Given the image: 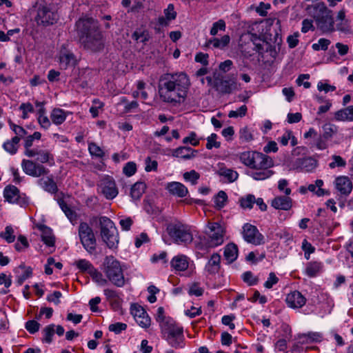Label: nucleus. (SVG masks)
Instances as JSON below:
<instances>
[{
    "mask_svg": "<svg viewBox=\"0 0 353 353\" xmlns=\"http://www.w3.org/2000/svg\"><path fill=\"white\" fill-rule=\"evenodd\" d=\"M0 237L5 239L9 243L14 242L15 235L14 234L13 228L11 226H6L5 232L0 233Z\"/></svg>",
    "mask_w": 353,
    "mask_h": 353,
    "instance_id": "42",
    "label": "nucleus"
},
{
    "mask_svg": "<svg viewBox=\"0 0 353 353\" xmlns=\"http://www.w3.org/2000/svg\"><path fill=\"white\" fill-rule=\"evenodd\" d=\"M230 38L229 35H223L221 39L213 38L208 40L205 43V47L212 46L214 48L223 49L230 43Z\"/></svg>",
    "mask_w": 353,
    "mask_h": 353,
    "instance_id": "29",
    "label": "nucleus"
},
{
    "mask_svg": "<svg viewBox=\"0 0 353 353\" xmlns=\"http://www.w3.org/2000/svg\"><path fill=\"white\" fill-rule=\"evenodd\" d=\"M332 159V161L329 164V167L332 169L336 167H345L346 165V161L341 156L333 155Z\"/></svg>",
    "mask_w": 353,
    "mask_h": 353,
    "instance_id": "50",
    "label": "nucleus"
},
{
    "mask_svg": "<svg viewBox=\"0 0 353 353\" xmlns=\"http://www.w3.org/2000/svg\"><path fill=\"white\" fill-rule=\"evenodd\" d=\"M68 112L60 108H54L50 113V119L55 125H61L63 123L66 117Z\"/></svg>",
    "mask_w": 353,
    "mask_h": 353,
    "instance_id": "32",
    "label": "nucleus"
},
{
    "mask_svg": "<svg viewBox=\"0 0 353 353\" xmlns=\"http://www.w3.org/2000/svg\"><path fill=\"white\" fill-rule=\"evenodd\" d=\"M321 265L318 262H311L307 264L305 272L310 277H314L320 272Z\"/></svg>",
    "mask_w": 353,
    "mask_h": 353,
    "instance_id": "37",
    "label": "nucleus"
},
{
    "mask_svg": "<svg viewBox=\"0 0 353 353\" xmlns=\"http://www.w3.org/2000/svg\"><path fill=\"white\" fill-rule=\"evenodd\" d=\"M242 234L245 241L255 245L264 243V237L259 232L256 227L245 223L243 227Z\"/></svg>",
    "mask_w": 353,
    "mask_h": 353,
    "instance_id": "13",
    "label": "nucleus"
},
{
    "mask_svg": "<svg viewBox=\"0 0 353 353\" xmlns=\"http://www.w3.org/2000/svg\"><path fill=\"white\" fill-rule=\"evenodd\" d=\"M271 8L270 3H265L263 2H261L259 6L256 8V12L261 17H266L268 14L267 10H269Z\"/></svg>",
    "mask_w": 353,
    "mask_h": 353,
    "instance_id": "64",
    "label": "nucleus"
},
{
    "mask_svg": "<svg viewBox=\"0 0 353 353\" xmlns=\"http://www.w3.org/2000/svg\"><path fill=\"white\" fill-rule=\"evenodd\" d=\"M136 171V163L132 161L127 163L123 169V173L128 176H132L133 174H135Z\"/></svg>",
    "mask_w": 353,
    "mask_h": 353,
    "instance_id": "58",
    "label": "nucleus"
},
{
    "mask_svg": "<svg viewBox=\"0 0 353 353\" xmlns=\"http://www.w3.org/2000/svg\"><path fill=\"white\" fill-rule=\"evenodd\" d=\"M334 119L338 121H353V105L336 111Z\"/></svg>",
    "mask_w": 353,
    "mask_h": 353,
    "instance_id": "28",
    "label": "nucleus"
},
{
    "mask_svg": "<svg viewBox=\"0 0 353 353\" xmlns=\"http://www.w3.org/2000/svg\"><path fill=\"white\" fill-rule=\"evenodd\" d=\"M126 328H127V325L125 323H120V322L110 324L108 327V329L110 332H113L117 334L121 333L123 330H125Z\"/></svg>",
    "mask_w": 353,
    "mask_h": 353,
    "instance_id": "59",
    "label": "nucleus"
},
{
    "mask_svg": "<svg viewBox=\"0 0 353 353\" xmlns=\"http://www.w3.org/2000/svg\"><path fill=\"white\" fill-rule=\"evenodd\" d=\"M89 274L91 276L92 280L98 285L103 286L107 284V280L103 278L102 274L97 269H92Z\"/></svg>",
    "mask_w": 353,
    "mask_h": 353,
    "instance_id": "39",
    "label": "nucleus"
},
{
    "mask_svg": "<svg viewBox=\"0 0 353 353\" xmlns=\"http://www.w3.org/2000/svg\"><path fill=\"white\" fill-rule=\"evenodd\" d=\"M164 338L174 347H182L183 343V330L176 325L172 320L167 321L161 325Z\"/></svg>",
    "mask_w": 353,
    "mask_h": 353,
    "instance_id": "7",
    "label": "nucleus"
},
{
    "mask_svg": "<svg viewBox=\"0 0 353 353\" xmlns=\"http://www.w3.org/2000/svg\"><path fill=\"white\" fill-rule=\"evenodd\" d=\"M239 137L241 139L245 141H250L253 139L252 134L247 127H245L240 130Z\"/></svg>",
    "mask_w": 353,
    "mask_h": 353,
    "instance_id": "62",
    "label": "nucleus"
},
{
    "mask_svg": "<svg viewBox=\"0 0 353 353\" xmlns=\"http://www.w3.org/2000/svg\"><path fill=\"white\" fill-rule=\"evenodd\" d=\"M303 343L319 342L322 339V334L319 332H309L299 335Z\"/></svg>",
    "mask_w": 353,
    "mask_h": 353,
    "instance_id": "36",
    "label": "nucleus"
},
{
    "mask_svg": "<svg viewBox=\"0 0 353 353\" xmlns=\"http://www.w3.org/2000/svg\"><path fill=\"white\" fill-rule=\"evenodd\" d=\"M20 141V137L15 136L11 140L6 141L3 145V149L11 154H14L18 150V143Z\"/></svg>",
    "mask_w": 353,
    "mask_h": 353,
    "instance_id": "35",
    "label": "nucleus"
},
{
    "mask_svg": "<svg viewBox=\"0 0 353 353\" xmlns=\"http://www.w3.org/2000/svg\"><path fill=\"white\" fill-rule=\"evenodd\" d=\"M254 202L255 196L252 194H248L245 198H241L240 200L241 206L243 208H252Z\"/></svg>",
    "mask_w": 353,
    "mask_h": 353,
    "instance_id": "47",
    "label": "nucleus"
},
{
    "mask_svg": "<svg viewBox=\"0 0 353 353\" xmlns=\"http://www.w3.org/2000/svg\"><path fill=\"white\" fill-rule=\"evenodd\" d=\"M207 232L208 244L209 248H215L221 245L224 242L225 230L223 228L216 222L209 223Z\"/></svg>",
    "mask_w": 353,
    "mask_h": 353,
    "instance_id": "10",
    "label": "nucleus"
},
{
    "mask_svg": "<svg viewBox=\"0 0 353 353\" xmlns=\"http://www.w3.org/2000/svg\"><path fill=\"white\" fill-rule=\"evenodd\" d=\"M103 272L108 280L117 287L125 285V278L120 262L114 256H106L103 264Z\"/></svg>",
    "mask_w": 353,
    "mask_h": 353,
    "instance_id": "5",
    "label": "nucleus"
},
{
    "mask_svg": "<svg viewBox=\"0 0 353 353\" xmlns=\"http://www.w3.org/2000/svg\"><path fill=\"white\" fill-rule=\"evenodd\" d=\"M220 268L221 256L218 253H214L207 263L205 270L210 274H215L219 272Z\"/></svg>",
    "mask_w": 353,
    "mask_h": 353,
    "instance_id": "24",
    "label": "nucleus"
},
{
    "mask_svg": "<svg viewBox=\"0 0 353 353\" xmlns=\"http://www.w3.org/2000/svg\"><path fill=\"white\" fill-rule=\"evenodd\" d=\"M77 268L81 271H88V273L94 268L92 265L86 259H79L75 262Z\"/></svg>",
    "mask_w": 353,
    "mask_h": 353,
    "instance_id": "49",
    "label": "nucleus"
},
{
    "mask_svg": "<svg viewBox=\"0 0 353 353\" xmlns=\"http://www.w3.org/2000/svg\"><path fill=\"white\" fill-rule=\"evenodd\" d=\"M323 138L328 139L337 132V126L332 123H325L323 126Z\"/></svg>",
    "mask_w": 353,
    "mask_h": 353,
    "instance_id": "40",
    "label": "nucleus"
},
{
    "mask_svg": "<svg viewBox=\"0 0 353 353\" xmlns=\"http://www.w3.org/2000/svg\"><path fill=\"white\" fill-rule=\"evenodd\" d=\"M88 150L92 156L102 158L105 153L103 150L95 143H90L88 145Z\"/></svg>",
    "mask_w": 353,
    "mask_h": 353,
    "instance_id": "44",
    "label": "nucleus"
},
{
    "mask_svg": "<svg viewBox=\"0 0 353 353\" xmlns=\"http://www.w3.org/2000/svg\"><path fill=\"white\" fill-rule=\"evenodd\" d=\"M247 106L245 105H243L241 106L237 110H231L228 114V117L230 118H236V117H244L247 113Z\"/></svg>",
    "mask_w": 353,
    "mask_h": 353,
    "instance_id": "55",
    "label": "nucleus"
},
{
    "mask_svg": "<svg viewBox=\"0 0 353 353\" xmlns=\"http://www.w3.org/2000/svg\"><path fill=\"white\" fill-rule=\"evenodd\" d=\"M37 161L41 163L48 162L50 159V154L47 150H38V152H37Z\"/></svg>",
    "mask_w": 353,
    "mask_h": 353,
    "instance_id": "61",
    "label": "nucleus"
},
{
    "mask_svg": "<svg viewBox=\"0 0 353 353\" xmlns=\"http://www.w3.org/2000/svg\"><path fill=\"white\" fill-rule=\"evenodd\" d=\"M190 85V79L183 72L163 74L158 83L160 98L165 103L180 104L186 98Z\"/></svg>",
    "mask_w": 353,
    "mask_h": 353,
    "instance_id": "1",
    "label": "nucleus"
},
{
    "mask_svg": "<svg viewBox=\"0 0 353 353\" xmlns=\"http://www.w3.org/2000/svg\"><path fill=\"white\" fill-rule=\"evenodd\" d=\"M59 61L61 66L65 69L69 65H74L76 59L74 54L63 46L60 50Z\"/></svg>",
    "mask_w": 353,
    "mask_h": 353,
    "instance_id": "23",
    "label": "nucleus"
},
{
    "mask_svg": "<svg viewBox=\"0 0 353 353\" xmlns=\"http://www.w3.org/2000/svg\"><path fill=\"white\" fill-rule=\"evenodd\" d=\"M226 28V24L224 20L219 19L212 24V27L210 30V34L215 36L217 34L219 31H225Z\"/></svg>",
    "mask_w": 353,
    "mask_h": 353,
    "instance_id": "43",
    "label": "nucleus"
},
{
    "mask_svg": "<svg viewBox=\"0 0 353 353\" xmlns=\"http://www.w3.org/2000/svg\"><path fill=\"white\" fill-rule=\"evenodd\" d=\"M165 17L168 21H172L176 19V12L174 10V6L173 4L170 3L167 8L164 10Z\"/></svg>",
    "mask_w": 353,
    "mask_h": 353,
    "instance_id": "60",
    "label": "nucleus"
},
{
    "mask_svg": "<svg viewBox=\"0 0 353 353\" xmlns=\"http://www.w3.org/2000/svg\"><path fill=\"white\" fill-rule=\"evenodd\" d=\"M19 268L25 269L23 274L18 276L17 283L19 285H22L25 280L30 278L32 274V270L30 267L26 268L23 264L19 266Z\"/></svg>",
    "mask_w": 353,
    "mask_h": 353,
    "instance_id": "46",
    "label": "nucleus"
},
{
    "mask_svg": "<svg viewBox=\"0 0 353 353\" xmlns=\"http://www.w3.org/2000/svg\"><path fill=\"white\" fill-rule=\"evenodd\" d=\"M39 185L46 192L55 194L58 191L57 183L52 176L41 178L38 181Z\"/></svg>",
    "mask_w": 353,
    "mask_h": 353,
    "instance_id": "27",
    "label": "nucleus"
},
{
    "mask_svg": "<svg viewBox=\"0 0 353 353\" xmlns=\"http://www.w3.org/2000/svg\"><path fill=\"white\" fill-rule=\"evenodd\" d=\"M288 305L292 308H301L306 303V299L299 291H293L289 293L285 299Z\"/></svg>",
    "mask_w": 353,
    "mask_h": 353,
    "instance_id": "18",
    "label": "nucleus"
},
{
    "mask_svg": "<svg viewBox=\"0 0 353 353\" xmlns=\"http://www.w3.org/2000/svg\"><path fill=\"white\" fill-rule=\"evenodd\" d=\"M196 153L197 150H195L190 147L181 146L173 151L172 155L173 157L183 159H190L194 158Z\"/></svg>",
    "mask_w": 353,
    "mask_h": 353,
    "instance_id": "25",
    "label": "nucleus"
},
{
    "mask_svg": "<svg viewBox=\"0 0 353 353\" xmlns=\"http://www.w3.org/2000/svg\"><path fill=\"white\" fill-rule=\"evenodd\" d=\"M242 279L243 281L247 283L249 285H256L259 281V279L254 276L250 271L244 272L242 275Z\"/></svg>",
    "mask_w": 353,
    "mask_h": 353,
    "instance_id": "52",
    "label": "nucleus"
},
{
    "mask_svg": "<svg viewBox=\"0 0 353 353\" xmlns=\"http://www.w3.org/2000/svg\"><path fill=\"white\" fill-rule=\"evenodd\" d=\"M56 14L52 12L46 6H40L37 10V15L36 19L38 23L43 26H48L53 24L56 20Z\"/></svg>",
    "mask_w": 353,
    "mask_h": 353,
    "instance_id": "17",
    "label": "nucleus"
},
{
    "mask_svg": "<svg viewBox=\"0 0 353 353\" xmlns=\"http://www.w3.org/2000/svg\"><path fill=\"white\" fill-rule=\"evenodd\" d=\"M217 174L223 176L229 183L235 181L239 176L237 172L225 168H221L217 171Z\"/></svg>",
    "mask_w": 353,
    "mask_h": 353,
    "instance_id": "33",
    "label": "nucleus"
},
{
    "mask_svg": "<svg viewBox=\"0 0 353 353\" xmlns=\"http://www.w3.org/2000/svg\"><path fill=\"white\" fill-rule=\"evenodd\" d=\"M240 161L252 169L248 175L254 180H265L274 174L270 170L274 165V161L269 156L258 152H244L240 154Z\"/></svg>",
    "mask_w": 353,
    "mask_h": 353,
    "instance_id": "3",
    "label": "nucleus"
},
{
    "mask_svg": "<svg viewBox=\"0 0 353 353\" xmlns=\"http://www.w3.org/2000/svg\"><path fill=\"white\" fill-rule=\"evenodd\" d=\"M8 123L11 129L16 134V136L21 138L27 134V132L23 127L14 124L10 119L8 121Z\"/></svg>",
    "mask_w": 353,
    "mask_h": 353,
    "instance_id": "56",
    "label": "nucleus"
},
{
    "mask_svg": "<svg viewBox=\"0 0 353 353\" xmlns=\"http://www.w3.org/2000/svg\"><path fill=\"white\" fill-rule=\"evenodd\" d=\"M279 281V278L274 272H270L268 280L265 282L264 286L268 289H270L272 286L276 284Z\"/></svg>",
    "mask_w": 353,
    "mask_h": 353,
    "instance_id": "63",
    "label": "nucleus"
},
{
    "mask_svg": "<svg viewBox=\"0 0 353 353\" xmlns=\"http://www.w3.org/2000/svg\"><path fill=\"white\" fill-rule=\"evenodd\" d=\"M79 41L83 48L92 52L102 51L105 39L97 21L92 18L81 19L77 23Z\"/></svg>",
    "mask_w": 353,
    "mask_h": 353,
    "instance_id": "2",
    "label": "nucleus"
},
{
    "mask_svg": "<svg viewBox=\"0 0 353 353\" xmlns=\"http://www.w3.org/2000/svg\"><path fill=\"white\" fill-rule=\"evenodd\" d=\"M130 310L139 325L143 328H147L150 325V318L143 307L138 304H133L131 305Z\"/></svg>",
    "mask_w": 353,
    "mask_h": 353,
    "instance_id": "16",
    "label": "nucleus"
},
{
    "mask_svg": "<svg viewBox=\"0 0 353 353\" xmlns=\"http://www.w3.org/2000/svg\"><path fill=\"white\" fill-rule=\"evenodd\" d=\"M99 188L101 194L108 199H112L118 194V189L112 178L105 177L101 180Z\"/></svg>",
    "mask_w": 353,
    "mask_h": 353,
    "instance_id": "15",
    "label": "nucleus"
},
{
    "mask_svg": "<svg viewBox=\"0 0 353 353\" xmlns=\"http://www.w3.org/2000/svg\"><path fill=\"white\" fill-rule=\"evenodd\" d=\"M55 325L50 324L45 327L43 330L44 337L43 341L50 343L52 341V336L55 332Z\"/></svg>",
    "mask_w": 353,
    "mask_h": 353,
    "instance_id": "38",
    "label": "nucleus"
},
{
    "mask_svg": "<svg viewBox=\"0 0 353 353\" xmlns=\"http://www.w3.org/2000/svg\"><path fill=\"white\" fill-rule=\"evenodd\" d=\"M100 233L103 241L110 248H116L119 244V238L117 229L109 218H99Z\"/></svg>",
    "mask_w": 353,
    "mask_h": 353,
    "instance_id": "6",
    "label": "nucleus"
},
{
    "mask_svg": "<svg viewBox=\"0 0 353 353\" xmlns=\"http://www.w3.org/2000/svg\"><path fill=\"white\" fill-rule=\"evenodd\" d=\"M307 13L312 17L317 27L323 32L334 31V21L332 11L329 10L323 2L308 6L306 8Z\"/></svg>",
    "mask_w": 353,
    "mask_h": 353,
    "instance_id": "4",
    "label": "nucleus"
},
{
    "mask_svg": "<svg viewBox=\"0 0 353 353\" xmlns=\"http://www.w3.org/2000/svg\"><path fill=\"white\" fill-rule=\"evenodd\" d=\"M79 236L83 248L90 253L96 250V239L92 229L85 222H81L79 226Z\"/></svg>",
    "mask_w": 353,
    "mask_h": 353,
    "instance_id": "9",
    "label": "nucleus"
},
{
    "mask_svg": "<svg viewBox=\"0 0 353 353\" xmlns=\"http://www.w3.org/2000/svg\"><path fill=\"white\" fill-rule=\"evenodd\" d=\"M25 327L30 334H34L39 331L40 324L34 320H30L26 323Z\"/></svg>",
    "mask_w": 353,
    "mask_h": 353,
    "instance_id": "54",
    "label": "nucleus"
},
{
    "mask_svg": "<svg viewBox=\"0 0 353 353\" xmlns=\"http://www.w3.org/2000/svg\"><path fill=\"white\" fill-rule=\"evenodd\" d=\"M317 165V162L312 158H299L293 163L292 168L301 169L305 172L312 171Z\"/></svg>",
    "mask_w": 353,
    "mask_h": 353,
    "instance_id": "19",
    "label": "nucleus"
},
{
    "mask_svg": "<svg viewBox=\"0 0 353 353\" xmlns=\"http://www.w3.org/2000/svg\"><path fill=\"white\" fill-rule=\"evenodd\" d=\"M200 175L195 170H191L186 172L183 174V178L185 181H190L192 185L197 183V181L199 179Z\"/></svg>",
    "mask_w": 353,
    "mask_h": 353,
    "instance_id": "48",
    "label": "nucleus"
},
{
    "mask_svg": "<svg viewBox=\"0 0 353 353\" xmlns=\"http://www.w3.org/2000/svg\"><path fill=\"white\" fill-rule=\"evenodd\" d=\"M209 85H212L220 94H229L236 88V83L232 79H223L214 77V80L210 77L205 79Z\"/></svg>",
    "mask_w": 353,
    "mask_h": 353,
    "instance_id": "11",
    "label": "nucleus"
},
{
    "mask_svg": "<svg viewBox=\"0 0 353 353\" xmlns=\"http://www.w3.org/2000/svg\"><path fill=\"white\" fill-rule=\"evenodd\" d=\"M59 205L61 208V210L63 211L66 216L70 220H74L76 219L77 214L74 211H73L68 205L66 203H65L63 201H59Z\"/></svg>",
    "mask_w": 353,
    "mask_h": 353,
    "instance_id": "45",
    "label": "nucleus"
},
{
    "mask_svg": "<svg viewBox=\"0 0 353 353\" xmlns=\"http://www.w3.org/2000/svg\"><path fill=\"white\" fill-rule=\"evenodd\" d=\"M271 205L276 210H289L292 206V199L285 196H278L272 200Z\"/></svg>",
    "mask_w": 353,
    "mask_h": 353,
    "instance_id": "22",
    "label": "nucleus"
},
{
    "mask_svg": "<svg viewBox=\"0 0 353 353\" xmlns=\"http://www.w3.org/2000/svg\"><path fill=\"white\" fill-rule=\"evenodd\" d=\"M223 255L230 263L234 262L238 256L237 245L233 243H228L224 248Z\"/></svg>",
    "mask_w": 353,
    "mask_h": 353,
    "instance_id": "30",
    "label": "nucleus"
},
{
    "mask_svg": "<svg viewBox=\"0 0 353 353\" xmlns=\"http://www.w3.org/2000/svg\"><path fill=\"white\" fill-rule=\"evenodd\" d=\"M217 135L216 134H212L207 138L206 148L208 150H211L213 148H219L221 146L220 142L216 141Z\"/></svg>",
    "mask_w": 353,
    "mask_h": 353,
    "instance_id": "51",
    "label": "nucleus"
},
{
    "mask_svg": "<svg viewBox=\"0 0 353 353\" xmlns=\"http://www.w3.org/2000/svg\"><path fill=\"white\" fill-rule=\"evenodd\" d=\"M336 190L344 195H348L352 190V183L346 176H340L335 179Z\"/></svg>",
    "mask_w": 353,
    "mask_h": 353,
    "instance_id": "20",
    "label": "nucleus"
},
{
    "mask_svg": "<svg viewBox=\"0 0 353 353\" xmlns=\"http://www.w3.org/2000/svg\"><path fill=\"white\" fill-rule=\"evenodd\" d=\"M302 249L305 252V258L306 259H309L310 254L315 251L314 247L312 246V244L309 243L306 239H304L302 243Z\"/></svg>",
    "mask_w": 353,
    "mask_h": 353,
    "instance_id": "57",
    "label": "nucleus"
},
{
    "mask_svg": "<svg viewBox=\"0 0 353 353\" xmlns=\"http://www.w3.org/2000/svg\"><path fill=\"white\" fill-rule=\"evenodd\" d=\"M166 230L176 243L185 245L192 243L193 236L189 227L180 221L169 223Z\"/></svg>",
    "mask_w": 353,
    "mask_h": 353,
    "instance_id": "8",
    "label": "nucleus"
},
{
    "mask_svg": "<svg viewBox=\"0 0 353 353\" xmlns=\"http://www.w3.org/2000/svg\"><path fill=\"white\" fill-rule=\"evenodd\" d=\"M146 185L143 182H137L131 188L130 195L134 200H138L144 193Z\"/></svg>",
    "mask_w": 353,
    "mask_h": 353,
    "instance_id": "34",
    "label": "nucleus"
},
{
    "mask_svg": "<svg viewBox=\"0 0 353 353\" xmlns=\"http://www.w3.org/2000/svg\"><path fill=\"white\" fill-rule=\"evenodd\" d=\"M165 189L170 194L181 198L185 197L188 193V188L181 183L176 181L168 183Z\"/></svg>",
    "mask_w": 353,
    "mask_h": 353,
    "instance_id": "21",
    "label": "nucleus"
},
{
    "mask_svg": "<svg viewBox=\"0 0 353 353\" xmlns=\"http://www.w3.org/2000/svg\"><path fill=\"white\" fill-rule=\"evenodd\" d=\"M21 167L23 172L30 176L39 177L48 174L49 170L39 163H36L30 160L23 159L21 162Z\"/></svg>",
    "mask_w": 353,
    "mask_h": 353,
    "instance_id": "14",
    "label": "nucleus"
},
{
    "mask_svg": "<svg viewBox=\"0 0 353 353\" xmlns=\"http://www.w3.org/2000/svg\"><path fill=\"white\" fill-rule=\"evenodd\" d=\"M39 229L41 231V239L48 246H53L54 244V237L52 232L48 227L41 225L39 226Z\"/></svg>",
    "mask_w": 353,
    "mask_h": 353,
    "instance_id": "31",
    "label": "nucleus"
},
{
    "mask_svg": "<svg viewBox=\"0 0 353 353\" xmlns=\"http://www.w3.org/2000/svg\"><path fill=\"white\" fill-rule=\"evenodd\" d=\"M227 199V194L223 190L219 191L214 198L216 206L219 209L223 208L226 203Z\"/></svg>",
    "mask_w": 353,
    "mask_h": 353,
    "instance_id": "41",
    "label": "nucleus"
},
{
    "mask_svg": "<svg viewBox=\"0 0 353 353\" xmlns=\"http://www.w3.org/2000/svg\"><path fill=\"white\" fill-rule=\"evenodd\" d=\"M330 44V41L329 39L321 38L318 41V43L312 45V48L314 50H326Z\"/></svg>",
    "mask_w": 353,
    "mask_h": 353,
    "instance_id": "53",
    "label": "nucleus"
},
{
    "mask_svg": "<svg viewBox=\"0 0 353 353\" xmlns=\"http://www.w3.org/2000/svg\"><path fill=\"white\" fill-rule=\"evenodd\" d=\"M3 196L7 201L11 203H17L21 206L28 203V199L25 194H21L19 190L14 185H8L3 191Z\"/></svg>",
    "mask_w": 353,
    "mask_h": 353,
    "instance_id": "12",
    "label": "nucleus"
},
{
    "mask_svg": "<svg viewBox=\"0 0 353 353\" xmlns=\"http://www.w3.org/2000/svg\"><path fill=\"white\" fill-rule=\"evenodd\" d=\"M170 265L176 271H185L189 265L188 257L183 254L175 256L172 259Z\"/></svg>",
    "mask_w": 353,
    "mask_h": 353,
    "instance_id": "26",
    "label": "nucleus"
}]
</instances>
